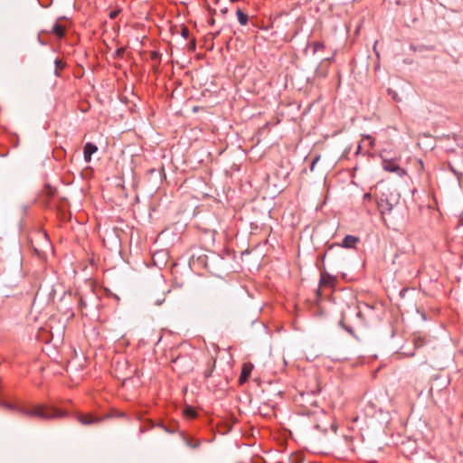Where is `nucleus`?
<instances>
[{
	"label": "nucleus",
	"mask_w": 463,
	"mask_h": 463,
	"mask_svg": "<svg viewBox=\"0 0 463 463\" xmlns=\"http://www.w3.org/2000/svg\"><path fill=\"white\" fill-rule=\"evenodd\" d=\"M98 150V147L95 144L91 142H88L85 144L83 148V156L84 160L87 163H90L91 161V156L96 153Z\"/></svg>",
	"instance_id": "1a4fd4ad"
},
{
	"label": "nucleus",
	"mask_w": 463,
	"mask_h": 463,
	"mask_svg": "<svg viewBox=\"0 0 463 463\" xmlns=\"http://www.w3.org/2000/svg\"><path fill=\"white\" fill-rule=\"evenodd\" d=\"M186 414L190 416L191 418H194L196 416V412L193 409H187Z\"/></svg>",
	"instance_id": "bb28decb"
},
{
	"label": "nucleus",
	"mask_w": 463,
	"mask_h": 463,
	"mask_svg": "<svg viewBox=\"0 0 463 463\" xmlns=\"http://www.w3.org/2000/svg\"><path fill=\"white\" fill-rule=\"evenodd\" d=\"M383 168L391 173H396L399 176H403L406 175V171L402 169L396 160L391 159H383L382 163Z\"/></svg>",
	"instance_id": "20e7f679"
},
{
	"label": "nucleus",
	"mask_w": 463,
	"mask_h": 463,
	"mask_svg": "<svg viewBox=\"0 0 463 463\" xmlns=\"http://www.w3.org/2000/svg\"><path fill=\"white\" fill-rule=\"evenodd\" d=\"M335 277L331 276L327 272L324 271L321 272L320 275V280H319V288L317 289V296L318 298L321 297V289L323 288H332L335 285Z\"/></svg>",
	"instance_id": "39448f33"
},
{
	"label": "nucleus",
	"mask_w": 463,
	"mask_h": 463,
	"mask_svg": "<svg viewBox=\"0 0 463 463\" xmlns=\"http://www.w3.org/2000/svg\"><path fill=\"white\" fill-rule=\"evenodd\" d=\"M302 462H303V458L298 456H295L290 458V463H302Z\"/></svg>",
	"instance_id": "5701e85b"
},
{
	"label": "nucleus",
	"mask_w": 463,
	"mask_h": 463,
	"mask_svg": "<svg viewBox=\"0 0 463 463\" xmlns=\"http://www.w3.org/2000/svg\"><path fill=\"white\" fill-rule=\"evenodd\" d=\"M360 239L354 235H346L342 241L341 246L346 249H354L359 242Z\"/></svg>",
	"instance_id": "9b49d317"
},
{
	"label": "nucleus",
	"mask_w": 463,
	"mask_h": 463,
	"mask_svg": "<svg viewBox=\"0 0 463 463\" xmlns=\"http://www.w3.org/2000/svg\"><path fill=\"white\" fill-rule=\"evenodd\" d=\"M230 1H231V2H232V3H235V2H237L238 0H230Z\"/></svg>",
	"instance_id": "e433bc0d"
},
{
	"label": "nucleus",
	"mask_w": 463,
	"mask_h": 463,
	"mask_svg": "<svg viewBox=\"0 0 463 463\" xmlns=\"http://www.w3.org/2000/svg\"><path fill=\"white\" fill-rule=\"evenodd\" d=\"M37 39H38V42H39V43H40V44H42V45H45V43H44V42L43 41V39L41 38V35H40V34L38 35Z\"/></svg>",
	"instance_id": "c85d7f7f"
},
{
	"label": "nucleus",
	"mask_w": 463,
	"mask_h": 463,
	"mask_svg": "<svg viewBox=\"0 0 463 463\" xmlns=\"http://www.w3.org/2000/svg\"><path fill=\"white\" fill-rule=\"evenodd\" d=\"M119 13H120V10H119V9L111 11V12L109 13V18H110V19H115V18H117Z\"/></svg>",
	"instance_id": "b1692460"
},
{
	"label": "nucleus",
	"mask_w": 463,
	"mask_h": 463,
	"mask_svg": "<svg viewBox=\"0 0 463 463\" xmlns=\"http://www.w3.org/2000/svg\"><path fill=\"white\" fill-rule=\"evenodd\" d=\"M54 64H55V68H56V69H55V74H56V75H59L58 71H59V70H62V69L65 67V63H64L61 60H60V59H58V58H57V59L54 61Z\"/></svg>",
	"instance_id": "a211bd4d"
},
{
	"label": "nucleus",
	"mask_w": 463,
	"mask_h": 463,
	"mask_svg": "<svg viewBox=\"0 0 463 463\" xmlns=\"http://www.w3.org/2000/svg\"><path fill=\"white\" fill-rule=\"evenodd\" d=\"M209 24H210L211 25H213V24H214V19H213V18H212V19L209 21Z\"/></svg>",
	"instance_id": "72a5a7b5"
},
{
	"label": "nucleus",
	"mask_w": 463,
	"mask_h": 463,
	"mask_svg": "<svg viewBox=\"0 0 463 463\" xmlns=\"http://www.w3.org/2000/svg\"><path fill=\"white\" fill-rule=\"evenodd\" d=\"M181 436H182L183 440L185 443V445L188 446L189 448H191V449H197V448L200 447V445H201V440L200 439H194V438H191V437H187L184 433H181Z\"/></svg>",
	"instance_id": "f8f14e48"
},
{
	"label": "nucleus",
	"mask_w": 463,
	"mask_h": 463,
	"mask_svg": "<svg viewBox=\"0 0 463 463\" xmlns=\"http://www.w3.org/2000/svg\"><path fill=\"white\" fill-rule=\"evenodd\" d=\"M221 12H222V14H225L228 12V10H227V8H223L221 10Z\"/></svg>",
	"instance_id": "2f4dec72"
},
{
	"label": "nucleus",
	"mask_w": 463,
	"mask_h": 463,
	"mask_svg": "<svg viewBox=\"0 0 463 463\" xmlns=\"http://www.w3.org/2000/svg\"><path fill=\"white\" fill-rule=\"evenodd\" d=\"M326 48L325 44L322 42H315L313 43V52H317L318 51H322Z\"/></svg>",
	"instance_id": "6ab92c4d"
},
{
	"label": "nucleus",
	"mask_w": 463,
	"mask_h": 463,
	"mask_svg": "<svg viewBox=\"0 0 463 463\" xmlns=\"http://www.w3.org/2000/svg\"><path fill=\"white\" fill-rule=\"evenodd\" d=\"M85 305H86V304H85V302L80 298V307H85Z\"/></svg>",
	"instance_id": "7c9ffc66"
},
{
	"label": "nucleus",
	"mask_w": 463,
	"mask_h": 463,
	"mask_svg": "<svg viewBox=\"0 0 463 463\" xmlns=\"http://www.w3.org/2000/svg\"><path fill=\"white\" fill-rule=\"evenodd\" d=\"M387 93L388 95L392 98V99L394 101V102H401L402 101V98L399 96V94L397 93L396 90L389 88L387 90Z\"/></svg>",
	"instance_id": "dca6fc26"
},
{
	"label": "nucleus",
	"mask_w": 463,
	"mask_h": 463,
	"mask_svg": "<svg viewBox=\"0 0 463 463\" xmlns=\"http://www.w3.org/2000/svg\"><path fill=\"white\" fill-rule=\"evenodd\" d=\"M181 35L183 38L187 39L190 35V31L186 26H182L181 28Z\"/></svg>",
	"instance_id": "aec40b11"
},
{
	"label": "nucleus",
	"mask_w": 463,
	"mask_h": 463,
	"mask_svg": "<svg viewBox=\"0 0 463 463\" xmlns=\"http://www.w3.org/2000/svg\"><path fill=\"white\" fill-rule=\"evenodd\" d=\"M124 52H125V49H124V48H118V49L115 52L114 56H115V57H118V58H120V57H122V56H123Z\"/></svg>",
	"instance_id": "412c9836"
},
{
	"label": "nucleus",
	"mask_w": 463,
	"mask_h": 463,
	"mask_svg": "<svg viewBox=\"0 0 463 463\" xmlns=\"http://www.w3.org/2000/svg\"><path fill=\"white\" fill-rule=\"evenodd\" d=\"M378 205H379V208L383 214L385 213L386 212H391L392 209V205L391 203H384L383 200H381V202L378 203Z\"/></svg>",
	"instance_id": "2eb2a0df"
},
{
	"label": "nucleus",
	"mask_w": 463,
	"mask_h": 463,
	"mask_svg": "<svg viewBox=\"0 0 463 463\" xmlns=\"http://www.w3.org/2000/svg\"><path fill=\"white\" fill-rule=\"evenodd\" d=\"M194 368V362L188 355H179L172 360V369L179 374H185Z\"/></svg>",
	"instance_id": "7ed1b4c3"
},
{
	"label": "nucleus",
	"mask_w": 463,
	"mask_h": 463,
	"mask_svg": "<svg viewBox=\"0 0 463 463\" xmlns=\"http://www.w3.org/2000/svg\"><path fill=\"white\" fill-rule=\"evenodd\" d=\"M56 189L52 187L50 184H45L43 191L42 196L45 198L44 204L45 206L49 205L50 200L55 195Z\"/></svg>",
	"instance_id": "9d476101"
},
{
	"label": "nucleus",
	"mask_w": 463,
	"mask_h": 463,
	"mask_svg": "<svg viewBox=\"0 0 463 463\" xmlns=\"http://www.w3.org/2000/svg\"><path fill=\"white\" fill-rule=\"evenodd\" d=\"M77 420L82 425H91L101 421L100 418H98L92 414H78Z\"/></svg>",
	"instance_id": "0eeeda50"
},
{
	"label": "nucleus",
	"mask_w": 463,
	"mask_h": 463,
	"mask_svg": "<svg viewBox=\"0 0 463 463\" xmlns=\"http://www.w3.org/2000/svg\"><path fill=\"white\" fill-rule=\"evenodd\" d=\"M253 364L251 363H245L242 364L241 367V373L239 377V383L240 384H243L246 383L252 372Z\"/></svg>",
	"instance_id": "6e6552de"
},
{
	"label": "nucleus",
	"mask_w": 463,
	"mask_h": 463,
	"mask_svg": "<svg viewBox=\"0 0 463 463\" xmlns=\"http://www.w3.org/2000/svg\"><path fill=\"white\" fill-rule=\"evenodd\" d=\"M458 145L460 146L461 147H463V138H459L458 140Z\"/></svg>",
	"instance_id": "c756f323"
},
{
	"label": "nucleus",
	"mask_w": 463,
	"mask_h": 463,
	"mask_svg": "<svg viewBox=\"0 0 463 463\" xmlns=\"http://www.w3.org/2000/svg\"><path fill=\"white\" fill-rule=\"evenodd\" d=\"M319 159H320V156H317V157H315V158L313 159V161H312V163H311V165H310V170H311V171H314V170H315V165H316V164L319 161Z\"/></svg>",
	"instance_id": "393cba45"
},
{
	"label": "nucleus",
	"mask_w": 463,
	"mask_h": 463,
	"mask_svg": "<svg viewBox=\"0 0 463 463\" xmlns=\"http://www.w3.org/2000/svg\"><path fill=\"white\" fill-rule=\"evenodd\" d=\"M373 317V307L367 304L357 306L356 308H348L339 322L350 335H354L355 329L365 327Z\"/></svg>",
	"instance_id": "f257e3e1"
},
{
	"label": "nucleus",
	"mask_w": 463,
	"mask_h": 463,
	"mask_svg": "<svg viewBox=\"0 0 463 463\" xmlns=\"http://www.w3.org/2000/svg\"><path fill=\"white\" fill-rule=\"evenodd\" d=\"M236 16L241 25L245 26L249 23V15L245 14L241 9L237 8Z\"/></svg>",
	"instance_id": "ddd939ff"
},
{
	"label": "nucleus",
	"mask_w": 463,
	"mask_h": 463,
	"mask_svg": "<svg viewBox=\"0 0 463 463\" xmlns=\"http://www.w3.org/2000/svg\"><path fill=\"white\" fill-rule=\"evenodd\" d=\"M215 367V361H209L207 364V369L204 371L203 375L205 379H208Z\"/></svg>",
	"instance_id": "4468645a"
},
{
	"label": "nucleus",
	"mask_w": 463,
	"mask_h": 463,
	"mask_svg": "<svg viewBox=\"0 0 463 463\" xmlns=\"http://www.w3.org/2000/svg\"><path fill=\"white\" fill-rule=\"evenodd\" d=\"M423 344H424V340L423 339H421L420 337L414 339V345H415L416 347L422 346Z\"/></svg>",
	"instance_id": "4be33fe9"
},
{
	"label": "nucleus",
	"mask_w": 463,
	"mask_h": 463,
	"mask_svg": "<svg viewBox=\"0 0 463 463\" xmlns=\"http://www.w3.org/2000/svg\"><path fill=\"white\" fill-rule=\"evenodd\" d=\"M430 395H432V394H433V387H432V386L430 388Z\"/></svg>",
	"instance_id": "f704fd0d"
},
{
	"label": "nucleus",
	"mask_w": 463,
	"mask_h": 463,
	"mask_svg": "<svg viewBox=\"0 0 463 463\" xmlns=\"http://www.w3.org/2000/svg\"><path fill=\"white\" fill-rule=\"evenodd\" d=\"M449 169L459 178L461 174L457 172L456 169L451 165H449Z\"/></svg>",
	"instance_id": "cd10ccee"
},
{
	"label": "nucleus",
	"mask_w": 463,
	"mask_h": 463,
	"mask_svg": "<svg viewBox=\"0 0 463 463\" xmlns=\"http://www.w3.org/2000/svg\"><path fill=\"white\" fill-rule=\"evenodd\" d=\"M44 238H45V242L48 244L49 243V241H48V238H47V235L44 234Z\"/></svg>",
	"instance_id": "c9c22d12"
},
{
	"label": "nucleus",
	"mask_w": 463,
	"mask_h": 463,
	"mask_svg": "<svg viewBox=\"0 0 463 463\" xmlns=\"http://www.w3.org/2000/svg\"><path fill=\"white\" fill-rule=\"evenodd\" d=\"M18 411L24 416L38 418L40 420H53L63 418L67 415L65 411L45 404L36 405L32 408H21Z\"/></svg>",
	"instance_id": "f03ea898"
},
{
	"label": "nucleus",
	"mask_w": 463,
	"mask_h": 463,
	"mask_svg": "<svg viewBox=\"0 0 463 463\" xmlns=\"http://www.w3.org/2000/svg\"><path fill=\"white\" fill-rule=\"evenodd\" d=\"M156 426L161 428L163 430H165L167 433L173 434V433H175L177 431V427L176 426L168 427V426L165 425L163 422L158 423Z\"/></svg>",
	"instance_id": "f3484780"
},
{
	"label": "nucleus",
	"mask_w": 463,
	"mask_h": 463,
	"mask_svg": "<svg viewBox=\"0 0 463 463\" xmlns=\"http://www.w3.org/2000/svg\"><path fill=\"white\" fill-rule=\"evenodd\" d=\"M118 417H127V415L124 412H120L118 414Z\"/></svg>",
	"instance_id": "473e14b6"
},
{
	"label": "nucleus",
	"mask_w": 463,
	"mask_h": 463,
	"mask_svg": "<svg viewBox=\"0 0 463 463\" xmlns=\"http://www.w3.org/2000/svg\"><path fill=\"white\" fill-rule=\"evenodd\" d=\"M0 406H3L4 408L8 409V410L14 409V406L8 402H0Z\"/></svg>",
	"instance_id": "a878e982"
},
{
	"label": "nucleus",
	"mask_w": 463,
	"mask_h": 463,
	"mask_svg": "<svg viewBox=\"0 0 463 463\" xmlns=\"http://www.w3.org/2000/svg\"><path fill=\"white\" fill-rule=\"evenodd\" d=\"M65 19L64 17H60L57 22L53 24L52 29L47 32L48 33L54 34L59 39H61L65 36L66 27L61 24V21Z\"/></svg>",
	"instance_id": "423d86ee"
}]
</instances>
